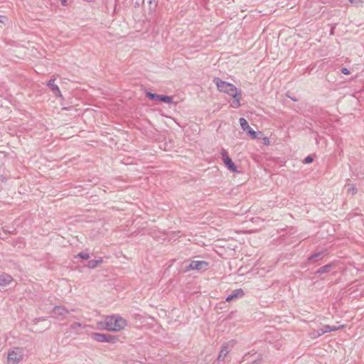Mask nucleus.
I'll return each mask as SVG.
<instances>
[{
	"label": "nucleus",
	"mask_w": 364,
	"mask_h": 364,
	"mask_svg": "<svg viewBox=\"0 0 364 364\" xmlns=\"http://www.w3.org/2000/svg\"><path fill=\"white\" fill-rule=\"evenodd\" d=\"M223 162L231 171H232V172L237 171L236 166L232 162V161L230 158L226 159V160H225Z\"/></svg>",
	"instance_id": "f8f14e48"
},
{
	"label": "nucleus",
	"mask_w": 364,
	"mask_h": 364,
	"mask_svg": "<svg viewBox=\"0 0 364 364\" xmlns=\"http://www.w3.org/2000/svg\"><path fill=\"white\" fill-rule=\"evenodd\" d=\"M24 350L21 347L11 348L7 355L6 364H18L23 359Z\"/></svg>",
	"instance_id": "7ed1b4c3"
},
{
	"label": "nucleus",
	"mask_w": 364,
	"mask_h": 364,
	"mask_svg": "<svg viewBox=\"0 0 364 364\" xmlns=\"http://www.w3.org/2000/svg\"><path fill=\"white\" fill-rule=\"evenodd\" d=\"M344 327H345L344 325H341V326H331V328H332V331H336L342 329Z\"/></svg>",
	"instance_id": "b1692460"
},
{
	"label": "nucleus",
	"mask_w": 364,
	"mask_h": 364,
	"mask_svg": "<svg viewBox=\"0 0 364 364\" xmlns=\"http://www.w3.org/2000/svg\"><path fill=\"white\" fill-rule=\"evenodd\" d=\"M244 295V291L240 289H236L235 291H233L227 298H226V301H232V299H237V298H239V297H242Z\"/></svg>",
	"instance_id": "9d476101"
},
{
	"label": "nucleus",
	"mask_w": 364,
	"mask_h": 364,
	"mask_svg": "<svg viewBox=\"0 0 364 364\" xmlns=\"http://www.w3.org/2000/svg\"><path fill=\"white\" fill-rule=\"evenodd\" d=\"M77 257L85 260H87L90 258L89 254L86 252H80L77 255Z\"/></svg>",
	"instance_id": "412c9836"
},
{
	"label": "nucleus",
	"mask_w": 364,
	"mask_h": 364,
	"mask_svg": "<svg viewBox=\"0 0 364 364\" xmlns=\"http://www.w3.org/2000/svg\"><path fill=\"white\" fill-rule=\"evenodd\" d=\"M146 95L147 97H149L151 100H156V101H161V95L154 94L150 92H147L146 93Z\"/></svg>",
	"instance_id": "f3484780"
},
{
	"label": "nucleus",
	"mask_w": 364,
	"mask_h": 364,
	"mask_svg": "<svg viewBox=\"0 0 364 364\" xmlns=\"http://www.w3.org/2000/svg\"><path fill=\"white\" fill-rule=\"evenodd\" d=\"M70 311L73 310H68L63 306H55L53 309V312L58 316H64Z\"/></svg>",
	"instance_id": "6e6552de"
},
{
	"label": "nucleus",
	"mask_w": 364,
	"mask_h": 364,
	"mask_svg": "<svg viewBox=\"0 0 364 364\" xmlns=\"http://www.w3.org/2000/svg\"><path fill=\"white\" fill-rule=\"evenodd\" d=\"M333 265L331 264H326L325 266L321 267L316 271V274H323L329 272L332 269Z\"/></svg>",
	"instance_id": "2eb2a0df"
},
{
	"label": "nucleus",
	"mask_w": 364,
	"mask_h": 364,
	"mask_svg": "<svg viewBox=\"0 0 364 364\" xmlns=\"http://www.w3.org/2000/svg\"><path fill=\"white\" fill-rule=\"evenodd\" d=\"M346 192L348 193L355 194L357 192V190L353 184L348 183L346 186Z\"/></svg>",
	"instance_id": "a211bd4d"
},
{
	"label": "nucleus",
	"mask_w": 364,
	"mask_h": 364,
	"mask_svg": "<svg viewBox=\"0 0 364 364\" xmlns=\"http://www.w3.org/2000/svg\"><path fill=\"white\" fill-rule=\"evenodd\" d=\"M103 328L109 331H119L127 326V321L118 315L107 316L102 323Z\"/></svg>",
	"instance_id": "f03ea898"
},
{
	"label": "nucleus",
	"mask_w": 364,
	"mask_h": 364,
	"mask_svg": "<svg viewBox=\"0 0 364 364\" xmlns=\"http://www.w3.org/2000/svg\"><path fill=\"white\" fill-rule=\"evenodd\" d=\"M230 346H232V345H230V343H226L223 346L218 357V360H223L225 359V358L230 351Z\"/></svg>",
	"instance_id": "1a4fd4ad"
},
{
	"label": "nucleus",
	"mask_w": 364,
	"mask_h": 364,
	"mask_svg": "<svg viewBox=\"0 0 364 364\" xmlns=\"http://www.w3.org/2000/svg\"><path fill=\"white\" fill-rule=\"evenodd\" d=\"M324 333H328L332 331L331 326L330 325H325L323 327Z\"/></svg>",
	"instance_id": "5701e85b"
},
{
	"label": "nucleus",
	"mask_w": 364,
	"mask_h": 364,
	"mask_svg": "<svg viewBox=\"0 0 364 364\" xmlns=\"http://www.w3.org/2000/svg\"><path fill=\"white\" fill-rule=\"evenodd\" d=\"M208 266V263L205 261H192L188 267V269H197V270H201V269H206Z\"/></svg>",
	"instance_id": "423d86ee"
},
{
	"label": "nucleus",
	"mask_w": 364,
	"mask_h": 364,
	"mask_svg": "<svg viewBox=\"0 0 364 364\" xmlns=\"http://www.w3.org/2000/svg\"><path fill=\"white\" fill-rule=\"evenodd\" d=\"M264 144L269 145V139L268 137H264L263 139Z\"/></svg>",
	"instance_id": "a878e982"
},
{
	"label": "nucleus",
	"mask_w": 364,
	"mask_h": 364,
	"mask_svg": "<svg viewBox=\"0 0 364 364\" xmlns=\"http://www.w3.org/2000/svg\"><path fill=\"white\" fill-rule=\"evenodd\" d=\"M341 73L344 75H349L350 74V71L348 70V69H347L346 68H343L341 69Z\"/></svg>",
	"instance_id": "393cba45"
},
{
	"label": "nucleus",
	"mask_w": 364,
	"mask_h": 364,
	"mask_svg": "<svg viewBox=\"0 0 364 364\" xmlns=\"http://www.w3.org/2000/svg\"><path fill=\"white\" fill-rule=\"evenodd\" d=\"M312 161H313V159L311 156H307L305 158L306 163H311Z\"/></svg>",
	"instance_id": "cd10ccee"
},
{
	"label": "nucleus",
	"mask_w": 364,
	"mask_h": 364,
	"mask_svg": "<svg viewBox=\"0 0 364 364\" xmlns=\"http://www.w3.org/2000/svg\"><path fill=\"white\" fill-rule=\"evenodd\" d=\"M2 18H3V16H0V22L4 23V21L1 20ZM4 18H5L4 17Z\"/></svg>",
	"instance_id": "c756f323"
},
{
	"label": "nucleus",
	"mask_w": 364,
	"mask_h": 364,
	"mask_svg": "<svg viewBox=\"0 0 364 364\" xmlns=\"http://www.w3.org/2000/svg\"><path fill=\"white\" fill-rule=\"evenodd\" d=\"M316 331H317V333H319V336H322L323 334L325 333L323 328L316 330Z\"/></svg>",
	"instance_id": "bb28decb"
},
{
	"label": "nucleus",
	"mask_w": 364,
	"mask_h": 364,
	"mask_svg": "<svg viewBox=\"0 0 364 364\" xmlns=\"http://www.w3.org/2000/svg\"><path fill=\"white\" fill-rule=\"evenodd\" d=\"M102 262V258L99 259H93V260H90L87 263V267L90 268V269H94L95 268L97 265H99L100 264H101Z\"/></svg>",
	"instance_id": "4468645a"
},
{
	"label": "nucleus",
	"mask_w": 364,
	"mask_h": 364,
	"mask_svg": "<svg viewBox=\"0 0 364 364\" xmlns=\"http://www.w3.org/2000/svg\"><path fill=\"white\" fill-rule=\"evenodd\" d=\"M151 1V0H150V2Z\"/></svg>",
	"instance_id": "7c9ffc66"
},
{
	"label": "nucleus",
	"mask_w": 364,
	"mask_h": 364,
	"mask_svg": "<svg viewBox=\"0 0 364 364\" xmlns=\"http://www.w3.org/2000/svg\"><path fill=\"white\" fill-rule=\"evenodd\" d=\"M55 77L51 78L47 83L48 87L53 91L54 95L57 97H61L60 90L57 85L55 84Z\"/></svg>",
	"instance_id": "0eeeda50"
},
{
	"label": "nucleus",
	"mask_w": 364,
	"mask_h": 364,
	"mask_svg": "<svg viewBox=\"0 0 364 364\" xmlns=\"http://www.w3.org/2000/svg\"><path fill=\"white\" fill-rule=\"evenodd\" d=\"M213 81L220 92H225L233 98L232 104L233 107L237 108L240 106L242 93L234 85L223 81L218 77H215Z\"/></svg>",
	"instance_id": "f257e3e1"
},
{
	"label": "nucleus",
	"mask_w": 364,
	"mask_h": 364,
	"mask_svg": "<svg viewBox=\"0 0 364 364\" xmlns=\"http://www.w3.org/2000/svg\"><path fill=\"white\" fill-rule=\"evenodd\" d=\"M309 337L312 339H315L318 337H319V333H317L316 330H312L311 332H309Z\"/></svg>",
	"instance_id": "4be33fe9"
},
{
	"label": "nucleus",
	"mask_w": 364,
	"mask_h": 364,
	"mask_svg": "<svg viewBox=\"0 0 364 364\" xmlns=\"http://www.w3.org/2000/svg\"><path fill=\"white\" fill-rule=\"evenodd\" d=\"M84 326L81 323H79V322H74L71 325H70V329L73 332H75L76 333H79L78 332V329L80 328H82Z\"/></svg>",
	"instance_id": "dca6fc26"
},
{
	"label": "nucleus",
	"mask_w": 364,
	"mask_h": 364,
	"mask_svg": "<svg viewBox=\"0 0 364 364\" xmlns=\"http://www.w3.org/2000/svg\"><path fill=\"white\" fill-rule=\"evenodd\" d=\"M350 2L351 4H358L361 3V1L360 0H350Z\"/></svg>",
	"instance_id": "c85d7f7f"
},
{
	"label": "nucleus",
	"mask_w": 364,
	"mask_h": 364,
	"mask_svg": "<svg viewBox=\"0 0 364 364\" xmlns=\"http://www.w3.org/2000/svg\"><path fill=\"white\" fill-rule=\"evenodd\" d=\"M92 338L98 342L114 343L116 341V338L114 336L101 333H93L92 334Z\"/></svg>",
	"instance_id": "20e7f679"
},
{
	"label": "nucleus",
	"mask_w": 364,
	"mask_h": 364,
	"mask_svg": "<svg viewBox=\"0 0 364 364\" xmlns=\"http://www.w3.org/2000/svg\"><path fill=\"white\" fill-rule=\"evenodd\" d=\"M223 161H224L226 159H229L228 153L225 149H222L220 151Z\"/></svg>",
	"instance_id": "aec40b11"
},
{
	"label": "nucleus",
	"mask_w": 364,
	"mask_h": 364,
	"mask_svg": "<svg viewBox=\"0 0 364 364\" xmlns=\"http://www.w3.org/2000/svg\"><path fill=\"white\" fill-rule=\"evenodd\" d=\"M326 255H327L326 250L320 251V252H316L314 255H312L311 256H310L308 259L309 261H311L314 259H318L321 258L322 257H323Z\"/></svg>",
	"instance_id": "ddd939ff"
},
{
	"label": "nucleus",
	"mask_w": 364,
	"mask_h": 364,
	"mask_svg": "<svg viewBox=\"0 0 364 364\" xmlns=\"http://www.w3.org/2000/svg\"><path fill=\"white\" fill-rule=\"evenodd\" d=\"M161 101L164 102L168 104L173 103V97L167 96V95H161Z\"/></svg>",
	"instance_id": "6ab92c4d"
},
{
	"label": "nucleus",
	"mask_w": 364,
	"mask_h": 364,
	"mask_svg": "<svg viewBox=\"0 0 364 364\" xmlns=\"http://www.w3.org/2000/svg\"><path fill=\"white\" fill-rule=\"evenodd\" d=\"M12 281V278L11 276L8 274H1L0 275V285L6 286L11 283Z\"/></svg>",
	"instance_id": "9b49d317"
},
{
	"label": "nucleus",
	"mask_w": 364,
	"mask_h": 364,
	"mask_svg": "<svg viewBox=\"0 0 364 364\" xmlns=\"http://www.w3.org/2000/svg\"><path fill=\"white\" fill-rule=\"evenodd\" d=\"M240 124L244 132H246L252 139L257 137V134L249 125L247 121L245 118H240Z\"/></svg>",
	"instance_id": "39448f33"
}]
</instances>
